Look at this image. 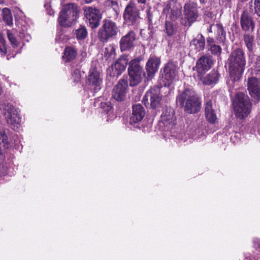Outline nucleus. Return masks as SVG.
Instances as JSON below:
<instances>
[{
    "mask_svg": "<svg viewBox=\"0 0 260 260\" xmlns=\"http://www.w3.org/2000/svg\"><path fill=\"white\" fill-rule=\"evenodd\" d=\"M233 106L236 116L240 119L247 117L251 111V102L248 95L243 92L236 93Z\"/></svg>",
    "mask_w": 260,
    "mask_h": 260,
    "instance_id": "nucleus-3",
    "label": "nucleus"
},
{
    "mask_svg": "<svg viewBox=\"0 0 260 260\" xmlns=\"http://www.w3.org/2000/svg\"><path fill=\"white\" fill-rule=\"evenodd\" d=\"M76 55V50L73 48L68 47L64 49L62 58L64 61L68 62L74 59Z\"/></svg>",
    "mask_w": 260,
    "mask_h": 260,
    "instance_id": "nucleus-29",
    "label": "nucleus"
},
{
    "mask_svg": "<svg viewBox=\"0 0 260 260\" xmlns=\"http://www.w3.org/2000/svg\"><path fill=\"white\" fill-rule=\"evenodd\" d=\"M160 100V89L157 87L150 89L146 93L143 98L145 104H146V102L148 103L149 101L151 106L153 108L159 104Z\"/></svg>",
    "mask_w": 260,
    "mask_h": 260,
    "instance_id": "nucleus-17",
    "label": "nucleus"
},
{
    "mask_svg": "<svg viewBox=\"0 0 260 260\" xmlns=\"http://www.w3.org/2000/svg\"><path fill=\"white\" fill-rule=\"evenodd\" d=\"M245 44L250 52H252L254 46V36L248 34L244 35Z\"/></svg>",
    "mask_w": 260,
    "mask_h": 260,
    "instance_id": "nucleus-31",
    "label": "nucleus"
},
{
    "mask_svg": "<svg viewBox=\"0 0 260 260\" xmlns=\"http://www.w3.org/2000/svg\"><path fill=\"white\" fill-rule=\"evenodd\" d=\"M253 67L255 74L260 78V56L256 58Z\"/></svg>",
    "mask_w": 260,
    "mask_h": 260,
    "instance_id": "nucleus-42",
    "label": "nucleus"
},
{
    "mask_svg": "<svg viewBox=\"0 0 260 260\" xmlns=\"http://www.w3.org/2000/svg\"><path fill=\"white\" fill-rule=\"evenodd\" d=\"M123 17L124 22L128 25H133L140 19V11L136 4L130 1L126 6Z\"/></svg>",
    "mask_w": 260,
    "mask_h": 260,
    "instance_id": "nucleus-10",
    "label": "nucleus"
},
{
    "mask_svg": "<svg viewBox=\"0 0 260 260\" xmlns=\"http://www.w3.org/2000/svg\"><path fill=\"white\" fill-rule=\"evenodd\" d=\"M79 12L78 6L75 3L64 5L59 14L58 23L63 27L71 26L78 18Z\"/></svg>",
    "mask_w": 260,
    "mask_h": 260,
    "instance_id": "nucleus-4",
    "label": "nucleus"
},
{
    "mask_svg": "<svg viewBox=\"0 0 260 260\" xmlns=\"http://www.w3.org/2000/svg\"><path fill=\"white\" fill-rule=\"evenodd\" d=\"M2 91H3V88H2V85L0 83V95L2 94Z\"/></svg>",
    "mask_w": 260,
    "mask_h": 260,
    "instance_id": "nucleus-51",
    "label": "nucleus"
},
{
    "mask_svg": "<svg viewBox=\"0 0 260 260\" xmlns=\"http://www.w3.org/2000/svg\"><path fill=\"white\" fill-rule=\"evenodd\" d=\"M182 7L180 3L177 0H168L163 9V14L166 18L175 21L182 16Z\"/></svg>",
    "mask_w": 260,
    "mask_h": 260,
    "instance_id": "nucleus-8",
    "label": "nucleus"
},
{
    "mask_svg": "<svg viewBox=\"0 0 260 260\" xmlns=\"http://www.w3.org/2000/svg\"><path fill=\"white\" fill-rule=\"evenodd\" d=\"M7 173V167L4 165V156L0 153V176L5 175Z\"/></svg>",
    "mask_w": 260,
    "mask_h": 260,
    "instance_id": "nucleus-41",
    "label": "nucleus"
},
{
    "mask_svg": "<svg viewBox=\"0 0 260 260\" xmlns=\"http://www.w3.org/2000/svg\"><path fill=\"white\" fill-rule=\"evenodd\" d=\"M230 79L227 81L230 95L234 93L235 87L237 88L236 83L241 79L245 70L246 59L244 53L241 49H236L231 54L229 59Z\"/></svg>",
    "mask_w": 260,
    "mask_h": 260,
    "instance_id": "nucleus-1",
    "label": "nucleus"
},
{
    "mask_svg": "<svg viewBox=\"0 0 260 260\" xmlns=\"http://www.w3.org/2000/svg\"><path fill=\"white\" fill-rule=\"evenodd\" d=\"M132 70L133 71L143 70V68L139 65V59H134L130 61L128 71H131Z\"/></svg>",
    "mask_w": 260,
    "mask_h": 260,
    "instance_id": "nucleus-35",
    "label": "nucleus"
},
{
    "mask_svg": "<svg viewBox=\"0 0 260 260\" xmlns=\"http://www.w3.org/2000/svg\"><path fill=\"white\" fill-rule=\"evenodd\" d=\"M118 31V28L115 22L110 19H105L99 30L98 37L101 41L107 42L110 39L116 37Z\"/></svg>",
    "mask_w": 260,
    "mask_h": 260,
    "instance_id": "nucleus-7",
    "label": "nucleus"
},
{
    "mask_svg": "<svg viewBox=\"0 0 260 260\" xmlns=\"http://www.w3.org/2000/svg\"><path fill=\"white\" fill-rule=\"evenodd\" d=\"M219 74L215 71H212L203 79V82L205 84L211 85L216 83L219 79Z\"/></svg>",
    "mask_w": 260,
    "mask_h": 260,
    "instance_id": "nucleus-27",
    "label": "nucleus"
},
{
    "mask_svg": "<svg viewBox=\"0 0 260 260\" xmlns=\"http://www.w3.org/2000/svg\"><path fill=\"white\" fill-rule=\"evenodd\" d=\"M136 35L135 32L129 31L124 36L122 37L119 42L120 48L121 51L129 50L135 46Z\"/></svg>",
    "mask_w": 260,
    "mask_h": 260,
    "instance_id": "nucleus-15",
    "label": "nucleus"
},
{
    "mask_svg": "<svg viewBox=\"0 0 260 260\" xmlns=\"http://www.w3.org/2000/svg\"><path fill=\"white\" fill-rule=\"evenodd\" d=\"M177 26L169 20H166L165 22V31L168 36H172L174 35L177 31Z\"/></svg>",
    "mask_w": 260,
    "mask_h": 260,
    "instance_id": "nucleus-30",
    "label": "nucleus"
},
{
    "mask_svg": "<svg viewBox=\"0 0 260 260\" xmlns=\"http://www.w3.org/2000/svg\"><path fill=\"white\" fill-rule=\"evenodd\" d=\"M128 60L125 57H122L116 60L114 64L111 66V73L110 76L117 77L119 76L126 67Z\"/></svg>",
    "mask_w": 260,
    "mask_h": 260,
    "instance_id": "nucleus-20",
    "label": "nucleus"
},
{
    "mask_svg": "<svg viewBox=\"0 0 260 260\" xmlns=\"http://www.w3.org/2000/svg\"><path fill=\"white\" fill-rule=\"evenodd\" d=\"M199 13L197 4L189 2L184 5L183 14L180 17V22L184 26L189 27L197 21Z\"/></svg>",
    "mask_w": 260,
    "mask_h": 260,
    "instance_id": "nucleus-6",
    "label": "nucleus"
},
{
    "mask_svg": "<svg viewBox=\"0 0 260 260\" xmlns=\"http://www.w3.org/2000/svg\"><path fill=\"white\" fill-rule=\"evenodd\" d=\"M253 246L254 247L260 251V239H255L253 241Z\"/></svg>",
    "mask_w": 260,
    "mask_h": 260,
    "instance_id": "nucleus-47",
    "label": "nucleus"
},
{
    "mask_svg": "<svg viewBox=\"0 0 260 260\" xmlns=\"http://www.w3.org/2000/svg\"><path fill=\"white\" fill-rule=\"evenodd\" d=\"M84 74V72L82 74L79 68H77L72 71V79L75 83H79L81 80L82 74Z\"/></svg>",
    "mask_w": 260,
    "mask_h": 260,
    "instance_id": "nucleus-34",
    "label": "nucleus"
},
{
    "mask_svg": "<svg viewBox=\"0 0 260 260\" xmlns=\"http://www.w3.org/2000/svg\"><path fill=\"white\" fill-rule=\"evenodd\" d=\"M115 54V48L114 46H110L105 48V55H106L108 58H114Z\"/></svg>",
    "mask_w": 260,
    "mask_h": 260,
    "instance_id": "nucleus-40",
    "label": "nucleus"
},
{
    "mask_svg": "<svg viewBox=\"0 0 260 260\" xmlns=\"http://www.w3.org/2000/svg\"><path fill=\"white\" fill-rule=\"evenodd\" d=\"M88 81L90 84L95 86L96 88H100L99 86L102 82V79L100 77V74L96 68H93L90 70L88 76Z\"/></svg>",
    "mask_w": 260,
    "mask_h": 260,
    "instance_id": "nucleus-23",
    "label": "nucleus"
},
{
    "mask_svg": "<svg viewBox=\"0 0 260 260\" xmlns=\"http://www.w3.org/2000/svg\"><path fill=\"white\" fill-rule=\"evenodd\" d=\"M84 1L86 3L89 4L92 1V0H84Z\"/></svg>",
    "mask_w": 260,
    "mask_h": 260,
    "instance_id": "nucleus-50",
    "label": "nucleus"
},
{
    "mask_svg": "<svg viewBox=\"0 0 260 260\" xmlns=\"http://www.w3.org/2000/svg\"><path fill=\"white\" fill-rule=\"evenodd\" d=\"M64 37V36L62 34L58 33L55 38V41L58 43L63 42Z\"/></svg>",
    "mask_w": 260,
    "mask_h": 260,
    "instance_id": "nucleus-46",
    "label": "nucleus"
},
{
    "mask_svg": "<svg viewBox=\"0 0 260 260\" xmlns=\"http://www.w3.org/2000/svg\"><path fill=\"white\" fill-rule=\"evenodd\" d=\"M177 101L189 114L195 113L200 109V102L196 92L191 89H186L177 98Z\"/></svg>",
    "mask_w": 260,
    "mask_h": 260,
    "instance_id": "nucleus-2",
    "label": "nucleus"
},
{
    "mask_svg": "<svg viewBox=\"0 0 260 260\" xmlns=\"http://www.w3.org/2000/svg\"><path fill=\"white\" fill-rule=\"evenodd\" d=\"M85 21L92 29L99 27L102 18V14L97 8L86 7L84 8Z\"/></svg>",
    "mask_w": 260,
    "mask_h": 260,
    "instance_id": "nucleus-9",
    "label": "nucleus"
},
{
    "mask_svg": "<svg viewBox=\"0 0 260 260\" xmlns=\"http://www.w3.org/2000/svg\"><path fill=\"white\" fill-rule=\"evenodd\" d=\"M242 29L245 32H252L255 28L254 20L247 11H244L240 17Z\"/></svg>",
    "mask_w": 260,
    "mask_h": 260,
    "instance_id": "nucleus-16",
    "label": "nucleus"
},
{
    "mask_svg": "<svg viewBox=\"0 0 260 260\" xmlns=\"http://www.w3.org/2000/svg\"><path fill=\"white\" fill-rule=\"evenodd\" d=\"M225 1L227 2L228 3H230L232 1V0H225Z\"/></svg>",
    "mask_w": 260,
    "mask_h": 260,
    "instance_id": "nucleus-53",
    "label": "nucleus"
},
{
    "mask_svg": "<svg viewBox=\"0 0 260 260\" xmlns=\"http://www.w3.org/2000/svg\"><path fill=\"white\" fill-rule=\"evenodd\" d=\"M105 5L107 8L112 9L116 13H117L119 11V5L118 2L116 1L106 0L105 2Z\"/></svg>",
    "mask_w": 260,
    "mask_h": 260,
    "instance_id": "nucleus-37",
    "label": "nucleus"
},
{
    "mask_svg": "<svg viewBox=\"0 0 260 260\" xmlns=\"http://www.w3.org/2000/svg\"><path fill=\"white\" fill-rule=\"evenodd\" d=\"M10 143L8 137L4 130L0 131V153H2L4 151L8 149L9 147Z\"/></svg>",
    "mask_w": 260,
    "mask_h": 260,
    "instance_id": "nucleus-28",
    "label": "nucleus"
},
{
    "mask_svg": "<svg viewBox=\"0 0 260 260\" xmlns=\"http://www.w3.org/2000/svg\"><path fill=\"white\" fill-rule=\"evenodd\" d=\"M11 4V0H0V4H4L8 6Z\"/></svg>",
    "mask_w": 260,
    "mask_h": 260,
    "instance_id": "nucleus-48",
    "label": "nucleus"
},
{
    "mask_svg": "<svg viewBox=\"0 0 260 260\" xmlns=\"http://www.w3.org/2000/svg\"><path fill=\"white\" fill-rule=\"evenodd\" d=\"M253 0L251 1L252 2ZM255 13L260 17V0H253Z\"/></svg>",
    "mask_w": 260,
    "mask_h": 260,
    "instance_id": "nucleus-44",
    "label": "nucleus"
},
{
    "mask_svg": "<svg viewBox=\"0 0 260 260\" xmlns=\"http://www.w3.org/2000/svg\"><path fill=\"white\" fill-rule=\"evenodd\" d=\"M174 111L171 108H166L163 110L159 121L160 126H164L165 130H169L175 124Z\"/></svg>",
    "mask_w": 260,
    "mask_h": 260,
    "instance_id": "nucleus-13",
    "label": "nucleus"
},
{
    "mask_svg": "<svg viewBox=\"0 0 260 260\" xmlns=\"http://www.w3.org/2000/svg\"><path fill=\"white\" fill-rule=\"evenodd\" d=\"M146 13H147V17L148 18V22L150 23H152V21L153 16L150 12V8H149L148 9H147Z\"/></svg>",
    "mask_w": 260,
    "mask_h": 260,
    "instance_id": "nucleus-45",
    "label": "nucleus"
},
{
    "mask_svg": "<svg viewBox=\"0 0 260 260\" xmlns=\"http://www.w3.org/2000/svg\"><path fill=\"white\" fill-rule=\"evenodd\" d=\"M101 107L104 111L108 113L112 109V106L109 102H102L101 103Z\"/></svg>",
    "mask_w": 260,
    "mask_h": 260,
    "instance_id": "nucleus-43",
    "label": "nucleus"
},
{
    "mask_svg": "<svg viewBox=\"0 0 260 260\" xmlns=\"http://www.w3.org/2000/svg\"><path fill=\"white\" fill-rule=\"evenodd\" d=\"M159 63L160 60L158 58L155 56L149 58L146 66L148 79H151L157 71Z\"/></svg>",
    "mask_w": 260,
    "mask_h": 260,
    "instance_id": "nucleus-21",
    "label": "nucleus"
},
{
    "mask_svg": "<svg viewBox=\"0 0 260 260\" xmlns=\"http://www.w3.org/2000/svg\"><path fill=\"white\" fill-rule=\"evenodd\" d=\"M7 52V45L5 39L0 33V56H4Z\"/></svg>",
    "mask_w": 260,
    "mask_h": 260,
    "instance_id": "nucleus-38",
    "label": "nucleus"
},
{
    "mask_svg": "<svg viewBox=\"0 0 260 260\" xmlns=\"http://www.w3.org/2000/svg\"><path fill=\"white\" fill-rule=\"evenodd\" d=\"M200 3L204 4L205 2V0H199Z\"/></svg>",
    "mask_w": 260,
    "mask_h": 260,
    "instance_id": "nucleus-52",
    "label": "nucleus"
},
{
    "mask_svg": "<svg viewBox=\"0 0 260 260\" xmlns=\"http://www.w3.org/2000/svg\"><path fill=\"white\" fill-rule=\"evenodd\" d=\"M216 27L218 38L221 41H223L225 38L226 34L222 25L221 24H216Z\"/></svg>",
    "mask_w": 260,
    "mask_h": 260,
    "instance_id": "nucleus-39",
    "label": "nucleus"
},
{
    "mask_svg": "<svg viewBox=\"0 0 260 260\" xmlns=\"http://www.w3.org/2000/svg\"><path fill=\"white\" fill-rule=\"evenodd\" d=\"M212 64L211 56L203 55L197 61L196 69L198 73L202 75L208 71L211 68Z\"/></svg>",
    "mask_w": 260,
    "mask_h": 260,
    "instance_id": "nucleus-18",
    "label": "nucleus"
},
{
    "mask_svg": "<svg viewBox=\"0 0 260 260\" xmlns=\"http://www.w3.org/2000/svg\"><path fill=\"white\" fill-rule=\"evenodd\" d=\"M205 116L207 119L211 123H214L216 120V115L212 109L210 101L206 102L205 108Z\"/></svg>",
    "mask_w": 260,
    "mask_h": 260,
    "instance_id": "nucleus-25",
    "label": "nucleus"
},
{
    "mask_svg": "<svg viewBox=\"0 0 260 260\" xmlns=\"http://www.w3.org/2000/svg\"><path fill=\"white\" fill-rule=\"evenodd\" d=\"M87 35V30L85 26H81L76 30V38L78 40H83L85 39Z\"/></svg>",
    "mask_w": 260,
    "mask_h": 260,
    "instance_id": "nucleus-36",
    "label": "nucleus"
},
{
    "mask_svg": "<svg viewBox=\"0 0 260 260\" xmlns=\"http://www.w3.org/2000/svg\"><path fill=\"white\" fill-rule=\"evenodd\" d=\"M0 109L3 112L8 124L11 125L14 130L18 129L21 126V118L18 109L11 104L5 102L0 103Z\"/></svg>",
    "mask_w": 260,
    "mask_h": 260,
    "instance_id": "nucleus-5",
    "label": "nucleus"
},
{
    "mask_svg": "<svg viewBox=\"0 0 260 260\" xmlns=\"http://www.w3.org/2000/svg\"><path fill=\"white\" fill-rule=\"evenodd\" d=\"M207 45L210 47L209 49L212 54L217 55L220 53L221 50L220 47L214 44L213 39H207Z\"/></svg>",
    "mask_w": 260,
    "mask_h": 260,
    "instance_id": "nucleus-32",
    "label": "nucleus"
},
{
    "mask_svg": "<svg viewBox=\"0 0 260 260\" xmlns=\"http://www.w3.org/2000/svg\"><path fill=\"white\" fill-rule=\"evenodd\" d=\"M127 91V81L124 79H121L113 88L112 96L117 101H122L124 100Z\"/></svg>",
    "mask_w": 260,
    "mask_h": 260,
    "instance_id": "nucleus-14",
    "label": "nucleus"
},
{
    "mask_svg": "<svg viewBox=\"0 0 260 260\" xmlns=\"http://www.w3.org/2000/svg\"><path fill=\"white\" fill-rule=\"evenodd\" d=\"M249 254H246L245 255V258L247 259H248V257L249 258V260H252L251 257H250V256L249 255Z\"/></svg>",
    "mask_w": 260,
    "mask_h": 260,
    "instance_id": "nucleus-49",
    "label": "nucleus"
},
{
    "mask_svg": "<svg viewBox=\"0 0 260 260\" xmlns=\"http://www.w3.org/2000/svg\"><path fill=\"white\" fill-rule=\"evenodd\" d=\"M6 33L10 42L14 47L20 45L21 41L28 42L31 39L30 36L27 32V28L24 26L19 29L18 38L16 37L15 31L14 30L8 29Z\"/></svg>",
    "mask_w": 260,
    "mask_h": 260,
    "instance_id": "nucleus-11",
    "label": "nucleus"
},
{
    "mask_svg": "<svg viewBox=\"0 0 260 260\" xmlns=\"http://www.w3.org/2000/svg\"><path fill=\"white\" fill-rule=\"evenodd\" d=\"M205 40L202 35H198L191 42L190 46L197 51H202L204 49Z\"/></svg>",
    "mask_w": 260,
    "mask_h": 260,
    "instance_id": "nucleus-26",
    "label": "nucleus"
},
{
    "mask_svg": "<svg viewBox=\"0 0 260 260\" xmlns=\"http://www.w3.org/2000/svg\"><path fill=\"white\" fill-rule=\"evenodd\" d=\"M247 87L251 97L258 101L260 100V82L256 78H249Z\"/></svg>",
    "mask_w": 260,
    "mask_h": 260,
    "instance_id": "nucleus-19",
    "label": "nucleus"
},
{
    "mask_svg": "<svg viewBox=\"0 0 260 260\" xmlns=\"http://www.w3.org/2000/svg\"><path fill=\"white\" fill-rule=\"evenodd\" d=\"M177 75L176 66L172 62H168L164 68L161 74V78L163 84L169 86L175 79Z\"/></svg>",
    "mask_w": 260,
    "mask_h": 260,
    "instance_id": "nucleus-12",
    "label": "nucleus"
},
{
    "mask_svg": "<svg viewBox=\"0 0 260 260\" xmlns=\"http://www.w3.org/2000/svg\"><path fill=\"white\" fill-rule=\"evenodd\" d=\"M3 20L8 25H11L13 24V18L10 10L8 8L3 9Z\"/></svg>",
    "mask_w": 260,
    "mask_h": 260,
    "instance_id": "nucleus-33",
    "label": "nucleus"
},
{
    "mask_svg": "<svg viewBox=\"0 0 260 260\" xmlns=\"http://www.w3.org/2000/svg\"><path fill=\"white\" fill-rule=\"evenodd\" d=\"M145 115L144 107L140 104L133 106L132 113L130 117L131 123H136L142 120Z\"/></svg>",
    "mask_w": 260,
    "mask_h": 260,
    "instance_id": "nucleus-22",
    "label": "nucleus"
},
{
    "mask_svg": "<svg viewBox=\"0 0 260 260\" xmlns=\"http://www.w3.org/2000/svg\"><path fill=\"white\" fill-rule=\"evenodd\" d=\"M129 76V84L131 86H134L138 85L142 80L143 77L144 76V73L143 70L128 71Z\"/></svg>",
    "mask_w": 260,
    "mask_h": 260,
    "instance_id": "nucleus-24",
    "label": "nucleus"
}]
</instances>
